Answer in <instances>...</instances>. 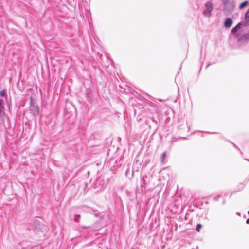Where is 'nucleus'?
<instances>
[{
  "mask_svg": "<svg viewBox=\"0 0 249 249\" xmlns=\"http://www.w3.org/2000/svg\"><path fill=\"white\" fill-rule=\"evenodd\" d=\"M224 10L226 12H232L234 8V2L233 0H224Z\"/></svg>",
  "mask_w": 249,
  "mask_h": 249,
  "instance_id": "1",
  "label": "nucleus"
},
{
  "mask_svg": "<svg viewBox=\"0 0 249 249\" xmlns=\"http://www.w3.org/2000/svg\"><path fill=\"white\" fill-rule=\"evenodd\" d=\"M205 7L206 8L203 12L204 15L205 16L209 17L213 10V5L211 2L208 1L205 4Z\"/></svg>",
  "mask_w": 249,
  "mask_h": 249,
  "instance_id": "2",
  "label": "nucleus"
},
{
  "mask_svg": "<svg viewBox=\"0 0 249 249\" xmlns=\"http://www.w3.org/2000/svg\"><path fill=\"white\" fill-rule=\"evenodd\" d=\"M30 110L32 114L37 116L39 114V107L32 103L30 104Z\"/></svg>",
  "mask_w": 249,
  "mask_h": 249,
  "instance_id": "3",
  "label": "nucleus"
},
{
  "mask_svg": "<svg viewBox=\"0 0 249 249\" xmlns=\"http://www.w3.org/2000/svg\"><path fill=\"white\" fill-rule=\"evenodd\" d=\"M233 21L231 18H227L224 22V26L226 28H230L232 24Z\"/></svg>",
  "mask_w": 249,
  "mask_h": 249,
  "instance_id": "4",
  "label": "nucleus"
},
{
  "mask_svg": "<svg viewBox=\"0 0 249 249\" xmlns=\"http://www.w3.org/2000/svg\"><path fill=\"white\" fill-rule=\"evenodd\" d=\"M240 27H241V24L238 23L233 28H232V29L231 30V33L233 34L236 33L238 29H239Z\"/></svg>",
  "mask_w": 249,
  "mask_h": 249,
  "instance_id": "5",
  "label": "nucleus"
},
{
  "mask_svg": "<svg viewBox=\"0 0 249 249\" xmlns=\"http://www.w3.org/2000/svg\"><path fill=\"white\" fill-rule=\"evenodd\" d=\"M245 18L247 23L249 24V9L246 13Z\"/></svg>",
  "mask_w": 249,
  "mask_h": 249,
  "instance_id": "6",
  "label": "nucleus"
},
{
  "mask_svg": "<svg viewBox=\"0 0 249 249\" xmlns=\"http://www.w3.org/2000/svg\"><path fill=\"white\" fill-rule=\"evenodd\" d=\"M248 4V1H245L239 5V9H242Z\"/></svg>",
  "mask_w": 249,
  "mask_h": 249,
  "instance_id": "7",
  "label": "nucleus"
},
{
  "mask_svg": "<svg viewBox=\"0 0 249 249\" xmlns=\"http://www.w3.org/2000/svg\"><path fill=\"white\" fill-rule=\"evenodd\" d=\"M0 95L2 97H4L6 95V91L5 90H2L0 91Z\"/></svg>",
  "mask_w": 249,
  "mask_h": 249,
  "instance_id": "8",
  "label": "nucleus"
},
{
  "mask_svg": "<svg viewBox=\"0 0 249 249\" xmlns=\"http://www.w3.org/2000/svg\"><path fill=\"white\" fill-rule=\"evenodd\" d=\"M4 101L2 99L0 100V107L3 108H4Z\"/></svg>",
  "mask_w": 249,
  "mask_h": 249,
  "instance_id": "9",
  "label": "nucleus"
},
{
  "mask_svg": "<svg viewBox=\"0 0 249 249\" xmlns=\"http://www.w3.org/2000/svg\"><path fill=\"white\" fill-rule=\"evenodd\" d=\"M166 157V153L165 152H163L162 154V156H161V161L162 162H163V160L165 158V157Z\"/></svg>",
  "mask_w": 249,
  "mask_h": 249,
  "instance_id": "10",
  "label": "nucleus"
},
{
  "mask_svg": "<svg viewBox=\"0 0 249 249\" xmlns=\"http://www.w3.org/2000/svg\"><path fill=\"white\" fill-rule=\"evenodd\" d=\"M201 225L200 224H199L197 225V227H196V230L198 231H199V230L201 228Z\"/></svg>",
  "mask_w": 249,
  "mask_h": 249,
  "instance_id": "11",
  "label": "nucleus"
},
{
  "mask_svg": "<svg viewBox=\"0 0 249 249\" xmlns=\"http://www.w3.org/2000/svg\"><path fill=\"white\" fill-rule=\"evenodd\" d=\"M3 109V108H2L0 107V114L2 112Z\"/></svg>",
  "mask_w": 249,
  "mask_h": 249,
  "instance_id": "12",
  "label": "nucleus"
},
{
  "mask_svg": "<svg viewBox=\"0 0 249 249\" xmlns=\"http://www.w3.org/2000/svg\"><path fill=\"white\" fill-rule=\"evenodd\" d=\"M246 223L247 224H249V218L246 220Z\"/></svg>",
  "mask_w": 249,
  "mask_h": 249,
  "instance_id": "13",
  "label": "nucleus"
},
{
  "mask_svg": "<svg viewBox=\"0 0 249 249\" xmlns=\"http://www.w3.org/2000/svg\"><path fill=\"white\" fill-rule=\"evenodd\" d=\"M75 216L79 217H80V215H79V214H76V215H75Z\"/></svg>",
  "mask_w": 249,
  "mask_h": 249,
  "instance_id": "14",
  "label": "nucleus"
},
{
  "mask_svg": "<svg viewBox=\"0 0 249 249\" xmlns=\"http://www.w3.org/2000/svg\"><path fill=\"white\" fill-rule=\"evenodd\" d=\"M87 227H82V229H85Z\"/></svg>",
  "mask_w": 249,
  "mask_h": 249,
  "instance_id": "15",
  "label": "nucleus"
},
{
  "mask_svg": "<svg viewBox=\"0 0 249 249\" xmlns=\"http://www.w3.org/2000/svg\"><path fill=\"white\" fill-rule=\"evenodd\" d=\"M248 213L249 215V211L248 212Z\"/></svg>",
  "mask_w": 249,
  "mask_h": 249,
  "instance_id": "16",
  "label": "nucleus"
},
{
  "mask_svg": "<svg viewBox=\"0 0 249 249\" xmlns=\"http://www.w3.org/2000/svg\"><path fill=\"white\" fill-rule=\"evenodd\" d=\"M223 1H224V0H222Z\"/></svg>",
  "mask_w": 249,
  "mask_h": 249,
  "instance_id": "17",
  "label": "nucleus"
},
{
  "mask_svg": "<svg viewBox=\"0 0 249 249\" xmlns=\"http://www.w3.org/2000/svg\"><path fill=\"white\" fill-rule=\"evenodd\" d=\"M247 160L249 161V160Z\"/></svg>",
  "mask_w": 249,
  "mask_h": 249,
  "instance_id": "18",
  "label": "nucleus"
}]
</instances>
